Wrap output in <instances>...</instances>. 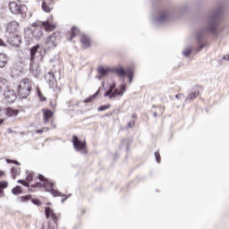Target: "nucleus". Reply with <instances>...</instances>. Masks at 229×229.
Masks as SVG:
<instances>
[{
    "label": "nucleus",
    "mask_w": 229,
    "mask_h": 229,
    "mask_svg": "<svg viewBox=\"0 0 229 229\" xmlns=\"http://www.w3.org/2000/svg\"><path fill=\"white\" fill-rule=\"evenodd\" d=\"M4 38L10 46L14 47H19V46H21V42H22L21 36L18 34H5Z\"/></svg>",
    "instance_id": "10"
},
{
    "label": "nucleus",
    "mask_w": 229,
    "mask_h": 229,
    "mask_svg": "<svg viewBox=\"0 0 229 229\" xmlns=\"http://www.w3.org/2000/svg\"><path fill=\"white\" fill-rule=\"evenodd\" d=\"M72 144L73 146V149L77 151V153H81V155H87V141L80 140L78 136L73 135L72 140Z\"/></svg>",
    "instance_id": "8"
},
{
    "label": "nucleus",
    "mask_w": 229,
    "mask_h": 229,
    "mask_svg": "<svg viewBox=\"0 0 229 229\" xmlns=\"http://www.w3.org/2000/svg\"><path fill=\"white\" fill-rule=\"evenodd\" d=\"M118 90H120V92H122V96H123L124 92H126V84L120 85Z\"/></svg>",
    "instance_id": "39"
},
{
    "label": "nucleus",
    "mask_w": 229,
    "mask_h": 229,
    "mask_svg": "<svg viewBox=\"0 0 229 229\" xmlns=\"http://www.w3.org/2000/svg\"><path fill=\"white\" fill-rule=\"evenodd\" d=\"M11 172H12L13 178H15L17 176V173H19V170L17 169V167L13 166L11 169Z\"/></svg>",
    "instance_id": "40"
},
{
    "label": "nucleus",
    "mask_w": 229,
    "mask_h": 229,
    "mask_svg": "<svg viewBox=\"0 0 229 229\" xmlns=\"http://www.w3.org/2000/svg\"><path fill=\"white\" fill-rule=\"evenodd\" d=\"M80 226H81V225L79 224V225H74L73 226V229H80Z\"/></svg>",
    "instance_id": "54"
},
{
    "label": "nucleus",
    "mask_w": 229,
    "mask_h": 229,
    "mask_svg": "<svg viewBox=\"0 0 229 229\" xmlns=\"http://www.w3.org/2000/svg\"><path fill=\"white\" fill-rule=\"evenodd\" d=\"M8 188V182H0V198H4V189Z\"/></svg>",
    "instance_id": "22"
},
{
    "label": "nucleus",
    "mask_w": 229,
    "mask_h": 229,
    "mask_svg": "<svg viewBox=\"0 0 229 229\" xmlns=\"http://www.w3.org/2000/svg\"><path fill=\"white\" fill-rule=\"evenodd\" d=\"M32 26L34 27V30H32V37L36 40H40L44 35V31L42 30V27L38 25V23L34 22L32 23Z\"/></svg>",
    "instance_id": "12"
},
{
    "label": "nucleus",
    "mask_w": 229,
    "mask_h": 229,
    "mask_svg": "<svg viewBox=\"0 0 229 229\" xmlns=\"http://www.w3.org/2000/svg\"><path fill=\"white\" fill-rule=\"evenodd\" d=\"M150 114H152V115L154 117H157L158 115V114L157 113V111H153V109L150 110Z\"/></svg>",
    "instance_id": "47"
},
{
    "label": "nucleus",
    "mask_w": 229,
    "mask_h": 229,
    "mask_svg": "<svg viewBox=\"0 0 229 229\" xmlns=\"http://www.w3.org/2000/svg\"><path fill=\"white\" fill-rule=\"evenodd\" d=\"M63 199H61V203H65V201H67V199L71 198L72 196V194H69V195H65V194H62V192H60Z\"/></svg>",
    "instance_id": "35"
},
{
    "label": "nucleus",
    "mask_w": 229,
    "mask_h": 229,
    "mask_svg": "<svg viewBox=\"0 0 229 229\" xmlns=\"http://www.w3.org/2000/svg\"><path fill=\"white\" fill-rule=\"evenodd\" d=\"M13 159H6L7 164H13Z\"/></svg>",
    "instance_id": "52"
},
{
    "label": "nucleus",
    "mask_w": 229,
    "mask_h": 229,
    "mask_svg": "<svg viewBox=\"0 0 229 229\" xmlns=\"http://www.w3.org/2000/svg\"><path fill=\"white\" fill-rule=\"evenodd\" d=\"M124 142H126V140H123L122 142L119 145L120 149H123V146H124Z\"/></svg>",
    "instance_id": "45"
},
{
    "label": "nucleus",
    "mask_w": 229,
    "mask_h": 229,
    "mask_svg": "<svg viewBox=\"0 0 229 229\" xmlns=\"http://www.w3.org/2000/svg\"><path fill=\"white\" fill-rule=\"evenodd\" d=\"M40 24L42 28H45L46 31H53V30L56 28V25L50 23L49 20H47L45 21H40Z\"/></svg>",
    "instance_id": "19"
},
{
    "label": "nucleus",
    "mask_w": 229,
    "mask_h": 229,
    "mask_svg": "<svg viewBox=\"0 0 229 229\" xmlns=\"http://www.w3.org/2000/svg\"><path fill=\"white\" fill-rule=\"evenodd\" d=\"M57 36H58V32H54V33H52V35H50V37H54L55 41H56Z\"/></svg>",
    "instance_id": "46"
},
{
    "label": "nucleus",
    "mask_w": 229,
    "mask_h": 229,
    "mask_svg": "<svg viewBox=\"0 0 229 229\" xmlns=\"http://www.w3.org/2000/svg\"><path fill=\"white\" fill-rule=\"evenodd\" d=\"M0 92H4V96L9 105H13L17 101V92L8 89V81L2 77H0Z\"/></svg>",
    "instance_id": "6"
},
{
    "label": "nucleus",
    "mask_w": 229,
    "mask_h": 229,
    "mask_svg": "<svg viewBox=\"0 0 229 229\" xmlns=\"http://www.w3.org/2000/svg\"><path fill=\"white\" fill-rule=\"evenodd\" d=\"M131 117V119H137V114L136 113H132Z\"/></svg>",
    "instance_id": "51"
},
{
    "label": "nucleus",
    "mask_w": 229,
    "mask_h": 229,
    "mask_svg": "<svg viewBox=\"0 0 229 229\" xmlns=\"http://www.w3.org/2000/svg\"><path fill=\"white\" fill-rule=\"evenodd\" d=\"M102 87H105V81L102 82Z\"/></svg>",
    "instance_id": "61"
},
{
    "label": "nucleus",
    "mask_w": 229,
    "mask_h": 229,
    "mask_svg": "<svg viewBox=\"0 0 229 229\" xmlns=\"http://www.w3.org/2000/svg\"><path fill=\"white\" fill-rule=\"evenodd\" d=\"M31 200V195H25V196H21L20 197V201L21 202H26Z\"/></svg>",
    "instance_id": "34"
},
{
    "label": "nucleus",
    "mask_w": 229,
    "mask_h": 229,
    "mask_svg": "<svg viewBox=\"0 0 229 229\" xmlns=\"http://www.w3.org/2000/svg\"><path fill=\"white\" fill-rule=\"evenodd\" d=\"M30 71L36 78V80H38L40 78V68L38 67V63L42 61V58L46 56V49H43L39 44H37L36 46H33L30 49Z\"/></svg>",
    "instance_id": "3"
},
{
    "label": "nucleus",
    "mask_w": 229,
    "mask_h": 229,
    "mask_svg": "<svg viewBox=\"0 0 229 229\" xmlns=\"http://www.w3.org/2000/svg\"><path fill=\"white\" fill-rule=\"evenodd\" d=\"M114 89H115V83H113L109 85V89L106 90V92H114Z\"/></svg>",
    "instance_id": "41"
},
{
    "label": "nucleus",
    "mask_w": 229,
    "mask_h": 229,
    "mask_svg": "<svg viewBox=\"0 0 229 229\" xmlns=\"http://www.w3.org/2000/svg\"><path fill=\"white\" fill-rule=\"evenodd\" d=\"M47 53V49H55L56 47V41H55V37L49 36L45 41V47L40 46Z\"/></svg>",
    "instance_id": "13"
},
{
    "label": "nucleus",
    "mask_w": 229,
    "mask_h": 229,
    "mask_svg": "<svg viewBox=\"0 0 229 229\" xmlns=\"http://www.w3.org/2000/svg\"><path fill=\"white\" fill-rule=\"evenodd\" d=\"M224 18L225 7L223 4H218L216 8L213 9L208 13L206 19V27L195 33V40L198 46V48H196L197 53H199V51H201L204 47H206L207 44H208L207 33H209V35H215V37L219 35V30L217 29L219 26H221Z\"/></svg>",
    "instance_id": "1"
},
{
    "label": "nucleus",
    "mask_w": 229,
    "mask_h": 229,
    "mask_svg": "<svg viewBox=\"0 0 229 229\" xmlns=\"http://www.w3.org/2000/svg\"><path fill=\"white\" fill-rule=\"evenodd\" d=\"M222 59L225 62H229V55H224Z\"/></svg>",
    "instance_id": "48"
},
{
    "label": "nucleus",
    "mask_w": 229,
    "mask_h": 229,
    "mask_svg": "<svg viewBox=\"0 0 229 229\" xmlns=\"http://www.w3.org/2000/svg\"><path fill=\"white\" fill-rule=\"evenodd\" d=\"M111 106H112V105H110V104L102 105L98 107V112H105V110H108V108H110Z\"/></svg>",
    "instance_id": "29"
},
{
    "label": "nucleus",
    "mask_w": 229,
    "mask_h": 229,
    "mask_svg": "<svg viewBox=\"0 0 229 229\" xmlns=\"http://www.w3.org/2000/svg\"><path fill=\"white\" fill-rule=\"evenodd\" d=\"M6 33L5 35H15L19 32V22L13 21L6 24L5 26Z\"/></svg>",
    "instance_id": "11"
},
{
    "label": "nucleus",
    "mask_w": 229,
    "mask_h": 229,
    "mask_svg": "<svg viewBox=\"0 0 229 229\" xmlns=\"http://www.w3.org/2000/svg\"><path fill=\"white\" fill-rule=\"evenodd\" d=\"M154 157L156 158V162H157V164H160L162 157H160V152L159 151H156L154 153Z\"/></svg>",
    "instance_id": "38"
},
{
    "label": "nucleus",
    "mask_w": 229,
    "mask_h": 229,
    "mask_svg": "<svg viewBox=\"0 0 229 229\" xmlns=\"http://www.w3.org/2000/svg\"><path fill=\"white\" fill-rule=\"evenodd\" d=\"M58 221L49 222L47 229H58Z\"/></svg>",
    "instance_id": "32"
},
{
    "label": "nucleus",
    "mask_w": 229,
    "mask_h": 229,
    "mask_svg": "<svg viewBox=\"0 0 229 229\" xmlns=\"http://www.w3.org/2000/svg\"><path fill=\"white\" fill-rule=\"evenodd\" d=\"M17 183H21V185H23V187L30 188V182H28V181L26 182L24 179L18 180Z\"/></svg>",
    "instance_id": "37"
},
{
    "label": "nucleus",
    "mask_w": 229,
    "mask_h": 229,
    "mask_svg": "<svg viewBox=\"0 0 229 229\" xmlns=\"http://www.w3.org/2000/svg\"><path fill=\"white\" fill-rule=\"evenodd\" d=\"M41 229H44V226Z\"/></svg>",
    "instance_id": "64"
},
{
    "label": "nucleus",
    "mask_w": 229,
    "mask_h": 229,
    "mask_svg": "<svg viewBox=\"0 0 229 229\" xmlns=\"http://www.w3.org/2000/svg\"><path fill=\"white\" fill-rule=\"evenodd\" d=\"M126 151H130V144L126 145Z\"/></svg>",
    "instance_id": "55"
},
{
    "label": "nucleus",
    "mask_w": 229,
    "mask_h": 229,
    "mask_svg": "<svg viewBox=\"0 0 229 229\" xmlns=\"http://www.w3.org/2000/svg\"><path fill=\"white\" fill-rule=\"evenodd\" d=\"M191 54H192V48H191V47H187V48H185V50L182 51V55L186 58L191 56Z\"/></svg>",
    "instance_id": "30"
},
{
    "label": "nucleus",
    "mask_w": 229,
    "mask_h": 229,
    "mask_svg": "<svg viewBox=\"0 0 229 229\" xmlns=\"http://www.w3.org/2000/svg\"><path fill=\"white\" fill-rule=\"evenodd\" d=\"M31 192H33V190L30 188V189H29Z\"/></svg>",
    "instance_id": "62"
},
{
    "label": "nucleus",
    "mask_w": 229,
    "mask_h": 229,
    "mask_svg": "<svg viewBox=\"0 0 229 229\" xmlns=\"http://www.w3.org/2000/svg\"><path fill=\"white\" fill-rule=\"evenodd\" d=\"M104 98H109V99H114V98H117L114 91H106L104 94Z\"/></svg>",
    "instance_id": "28"
},
{
    "label": "nucleus",
    "mask_w": 229,
    "mask_h": 229,
    "mask_svg": "<svg viewBox=\"0 0 229 229\" xmlns=\"http://www.w3.org/2000/svg\"><path fill=\"white\" fill-rule=\"evenodd\" d=\"M115 158H119V156L117 155V153L114 154V159Z\"/></svg>",
    "instance_id": "59"
},
{
    "label": "nucleus",
    "mask_w": 229,
    "mask_h": 229,
    "mask_svg": "<svg viewBox=\"0 0 229 229\" xmlns=\"http://www.w3.org/2000/svg\"><path fill=\"white\" fill-rule=\"evenodd\" d=\"M45 216L47 219H49V217H51L53 221H58V216H56V213L53 211V208H51V207H47L45 208Z\"/></svg>",
    "instance_id": "15"
},
{
    "label": "nucleus",
    "mask_w": 229,
    "mask_h": 229,
    "mask_svg": "<svg viewBox=\"0 0 229 229\" xmlns=\"http://www.w3.org/2000/svg\"><path fill=\"white\" fill-rule=\"evenodd\" d=\"M26 180L29 183L33 182V173L30 172V170L26 171Z\"/></svg>",
    "instance_id": "26"
},
{
    "label": "nucleus",
    "mask_w": 229,
    "mask_h": 229,
    "mask_svg": "<svg viewBox=\"0 0 229 229\" xmlns=\"http://www.w3.org/2000/svg\"><path fill=\"white\" fill-rule=\"evenodd\" d=\"M9 10L14 15L23 14L26 5L19 4L15 1L9 2Z\"/></svg>",
    "instance_id": "9"
},
{
    "label": "nucleus",
    "mask_w": 229,
    "mask_h": 229,
    "mask_svg": "<svg viewBox=\"0 0 229 229\" xmlns=\"http://www.w3.org/2000/svg\"><path fill=\"white\" fill-rule=\"evenodd\" d=\"M36 133H44V131H42V130H37V131H36Z\"/></svg>",
    "instance_id": "53"
},
{
    "label": "nucleus",
    "mask_w": 229,
    "mask_h": 229,
    "mask_svg": "<svg viewBox=\"0 0 229 229\" xmlns=\"http://www.w3.org/2000/svg\"><path fill=\"white\" fill-rule=\"evenodd\" d=\"M45 80L48 84L49 89H53L55 85H56V79L55 78V73H53V72H48L45 75Z\"/></svg>",
    "instance_id": "14"
},
{
    "label": "nucleus",
    "mask_w": 229,
    "mask_h": 229,
    "mask_svg": "<svg viewBox=\"0 0 229 229\" xmlns=\"http://www.w3.org/2000/svg\"><path fill=\"white\" fill-rule=\"evenodd\" d=\"M81 43L84 47H90V38L85 34L81 36Z\"/></svg>",
    "instance_id": "21"
},
{
    "label": "nucleus",
    "mask_w": 229,
    "mask_h": 229,
    "mask_svg": "<svg viewBox=\"0 0 229 229\" xmlns=\"http://www.w3.org/2000/svg\"><path fill=\"white\" fill-rule=\"evenodd\" d=\"M37 95L40 101H46V99H47L46 98V97H44V95L42 94V91L38 88H37Z\"/></svg>",
    "instance_id": "33"
},
{
    "label": "nucleus",
    "mask_w": 229,
    "mask_h": 229,
    "mask_svg": "<svg viewBox=\"0 0 229 229\" xmlns=\"http://www.w3.org/2000/svg\"><path fill=\"white\" fill-rule=\"evenodd\" d=\"M30 92H31V81L30 79L21 80L18 86V94L21 99L28 98Z\"/></svg>",
    "instance_id": "7"
},
{
    "label": "nucleus",
    "mask_w": 229,
    "mask_h": 229,
    "mask_svg": "<svg viewBox=\"0 0 229 229\" xmlns=\"http://www.w3.org/2000/svg\"><path fill=\"white\" fill-rule=\"evenodd\" d=\"M98 76L97 77L98 80H101L102 78H106V76H108L109 72H113L114 74H117L120 78H126L129 79V83H132L133 81V76L135 72L131 68H126L123 67V65L119 64L118 67H104L99 66L98 68Z\"/></svg>",
    "instance_id": "2"
},
{
    "label": "nucleus",
    "mask_w": 229,
    "mask_h": 229,
    "mask_svg": "<svg viewBox=\"0 0 229 229\" xmlns=\"http://www.w3.org/2000/svg\"><path fill=\"white\" fill-rule=\"evenodd\" d=\"M199 96V91H193L189 94L185 101H194V99H196V98H198Z\"/></svg>",
    "instance_id": "24"
},
{
    "label": "nucleus",
    "mask_w": 229,
    "mask_h": 229,
    "mask_svg": "<svg viewBox=\"0 0 229 229\" xmlns=\"http://www.w3.org/2000/svg\"><path fill=\"white\" fill-rule=\"evenodd\" d=\"M12 194L14 196H19V194H22V187L21 185H17L12 190Z\"/></svg>",
    "instance_id": "25"
},
{
    "label": "nucleus",
    "mask_w": 229,
    "mask_h": 229,
    "mask_svg": "<svg viewBox=\"0 0 229 229\" xmlns=\"http://www.w3.org/2000/svg\"><path fill=\"white\" fill-rule=\"evenodd\" d=\"M189 10V6L184 5L182 7H180L178 9H162L160 7L157 8V13L158 16H153L152 17V22L154 26H160V24H165L168 21H171V17L173 15H180L182 13H184V12H187Z\"/></svg>",
    "instance_id": "4"
},
{
    "label": "nucleus",
    "mask_w": 229,
    "mask_h": 229,
    "mask_svg": "<svg viewBox=\"0 0 229 229\" xmlns=\"http://www.w3.org/2000/svg\"><path fill=\"white\" fill-rule=\"evenodd\" d=\"M4 174V172H3V171L0 170V178H1V176H3Z\"/></svg>",
    "instance_id": "57"
},
{
    "label": "nucleus",
    "mask_w": 229,
    "mask_h": 229,
    "mask_svg": "<svg viewBox=\"0 0 229 229\" xmlns=\"http://www.w3.org/2000/svg\"><path fill=\"white\" fill-rule=\"evenodd\" d=\"M127 126H128V128H133V126H135V122H129L127 123Z\"/></svg>",
    "instance_id": "44"
},
{
    "label": "nucleus",
    "mask_w": 229,
    "mask_h": 229,
    "mask_svg": "<svg viewBox=\"0 0 229 229\" xmlns=\"http://www.w3.org/2000/svg\"><path fill=\"white\" fill-rule=\"evenodd\" d=\"M78 30V28L76 26H72L71 29V36H70V40H72L76 37V31Z\"/></svg>",
    "instance_id": "31"
},
{
    "label": "nucleus",
    "mask_w": 229,
    "mask_h": 229,
    "mask_svg": "<svg viewBox=\"0 0 229 229\" xmlns=\"http://www.w3.org/2000/svg\"><path fill=\"white\" fill-rule=\"evenodd\" d=\"M4 112L6 117H16V115H19V110L13 109V107L11 106L6 107Z\"/></svg>",
    "instance_id": "17"
},
{
    "label": "nucleus",
    "mask_w": 229,
    "mask_h": 229,
    "mask_svg": "<svg viewBox=\"0 0 229 229\" xmlns=\"http://www.w3.org/2000/svg\"><path fill=\"white\" fill-rule=\"evenodd\" d=\"M6 64H8V55L4 53H0V69L6 67Z\"/></svg>",
    "instance_id": "20"
},
{
    "label": "nucleus",
    "mask_w": 229,
    "mask_h": 229,
    "mask_svg": "<svg viewBox=\"0 0 229 229\" xmlns=\"http://www.w3.org/2000/svg\"><path fill=\"white\" fill-rule=\"evenodd\" d=\"M99 89H98L93 95L89 96V98L83 100V103H92L98 96H99Z\"/></svg>",
    "instance_id": "23"
},
{
    "label": "nucleus",
    "mask_w": 229,
    "mask_h": 229,
    "mask_svg": "<svg viewBox=\"0 0 229 229\" xmlns=\"http://www.w3.org/2000/svg\"><path fill=\"white\" fill-rule=\"evenodd\" d=\"M42 113H43V121L45 124H47V123H49V119H51V117L55 115V113H53L51 109H48V108L42 109Z\"/></svg>",
    "instance_id": "16"
},
{
    "label": "nucleus",
    "mask_w": 229,
    "mask_h": 229,
    "mask_svg": "<svg viewBox=\"0 0 229 229\" xmlns=\"http://www.w3.org/2000/svg\"><path fill=\"white\" fill-rule=\"evenodd\" d=\"M3 123H4V119L0 118V125L3 124Z\"/></svg>",
    "instance_id": "56"
},
{
    "label": "nucleus",
    "mask_w": 229,
    "mask_h": 229,
    "mask_svg": "<svg viewBox=\"0 0 229 229\" xmlns=\"http://www.w3.org/2000/svg\"><path fill=\"white\" fill-rule=\"evenodd\" d=\"M153 10H155V7H153Z\"/></svg>",
    "instance_id": "63"
},
{
    "label": "nucleus",
    "mask_w": 229,
    "mask_h": 229,
    "mask_svg": "<svg viewBox=\"0 0 229 229\" xmlns=\"http://www.w3.org/2000/svg\"><path fill=\"white\" fill-rule=\"evenodd\" d=\"M182 96H183V94L179 93V94L175 95V98L180 99V98H182Z\"/></svg>",
    "instance_id": "50"
},
{
    "label": "nucleus",
    "mask_w": 229,
    "mask_h": 229,
    "mask_svg": "<svg viewBox=\"0 0 229 229\" xmlns=\"http://www.w3.org/2000/svg\"><path fill=\"white\" fill-rule=\"evenodd\" d=\"M30 201L33 203V205H36V207H40V205H42V201H40L38 199H33L31 197Z\"/></svg>",
    "instance_id": "36"
},
{
    "label": "nucleus",
    "mask_w": 229,
    "mask_h": 229,
    "mask_svg": "<svg viewBox=\"0 0 229 229\" xmlns=\"http://www.w3.org/2000/svg\"><path fill=\"white\" fill-rule=\"evenodd\" d=\"M38 180L39 182H37L35 184L31 186V189H36V187H44L45 191L47 192H50L54 198H58L61 196L60 191L55 190V183H53L49 179L45 178L44 175L38 174Z\"/></svg>",
    "instance_id": "5"
},
{
    "label": "nucleus",
    "mask_w": 229,
    "mask_h": 229,
    "mask_svg": "<svg viewBox=\"0 0 229 229\" xmlns=\"http://www.w3.org/2000/svg\"><path fill=\"white\" fill-rule=\"evenodd\" d=\"M152 108H157V106H156V105H153V106H152Z\"/></svg>",
    "instance_id": "60"
},
{
    "label": "nucleus",
    "mask_w": 229,
    "mask_h": 229,
    "mask_svg": "<svg viewBox=\"0 0 229 229\" xmlns=\"http://www.w3.org/2000/svg\"><path fill=\"white\" fill-rule=\"evenodd\" d=\"M113 114H114V113H111L110 114H105V117H108V115H113Z\"/></svg>",
    "instance_id": "58"
},
{
    "label": "nucleus",
    "mask_w": 229,
    "mask_h": 229,
    "mask_svg": "<svg viewBox=\"0 0 229 229\" xmlns=\"http://www.w3.org/2000/svg\"><path fill=\"white\" fill-rule=\"evenodd\" d=\"M13 164L14 165H21V163H19V161H17V160H13Z\"/></svg>",
    "instance_id": "49"
},
{
    "label": "nucleus",
    "mask_w": 229,
    "mask_h": 229,
    "mask_svg": "<svg viewBox=\"0 0 229 229\" xmlns=\"http://www.w3.org/2000/svg\"><path fill=\"white\" fill-rule=\"evenodd\" d=\"M0 47H6V42H4V40H3V38H0Z\"/></svg>",
    "instance_id": "43"
},
{
    "label": "nucleus",
    "mask_w": 229,
    "mask_h": 229,
    "mask_svg": "<svg viewBox=\"0 0 229 229\" xmlns=\"http://www.w3.org/2000/svg\"><path fill=\"white\" fill-rule=\"evenodd\" d=\"M41 8L43 12H46V13H49L51 12V8L47 6V4L46 3V1H43L41 4Z\"/></svg>",
    "instance_id": "27"
},
{
    "label": "nucleus",
    "mask_w": 229,
    "mask_h": 229,
    "mask_svg": "<svg viewBox=\"0 0 229 229\" xmlns=\"http://www.w3.org/2000/svg\"><path fill=\"white\" fill-rule=\"evenodd\" d=\"M31 37H33V30H31V28L26 27L24 29V39L27 44H30Z\"/></svg>",
    "instance_id": "18"
},
{
    "label": "nucleus",
    "mask_w": 229,
    "mask_h": 229,
    "mask_svg": "<svg viewBox=\"0 0 229 229\" xmlns=\"http://www.w3.org/2000/svg\"><path fill=\"white\" fill-rule=\"evenodd\" d=\"M114 94L117 96H123V92H121V90H119V89H114L113 91Z\"/></svg>",
    "instance_id": "42"
}]
</instances>
